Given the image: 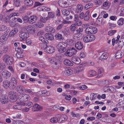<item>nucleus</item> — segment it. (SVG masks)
Wrapping results in <instances>:
<instances>
[{
    "label": "nucleus",
    "mask_w": 124,
    "mask_h": 124,
    "mask_svg": "<svg viewBox=\"0 0 124 124\" xmlns=\"http://www.w3.org/2000/svg\"><path fill=\"white\" fill-rule=\"evenodd\" d=\"M45 30L47 32L54 33L55 31V30L53 27L48 26L45 28Z\"/></svg>",
    "instance_id": "obj_23"
},
{
    "label": "nucleus",
    "mask_w": 124,
    "mask_h": 124,
    "mask_svg": "<svg viewBox=\"0 0 124 124\" xmlns=\"http://www.w3.org/2000/svg\"><path fill=\"white\" fill-rule=\"evenodd\" d=\"M0 73L5 79H7L11 76L10 73L7 70H2L0 72Z\"/></svg>",
    "instance_id": "obj_10"
},
{
    "label": "nucleus",
    "mask_w": 124,
    "mask_h": 124,
    "mask_svg": "<svg viewBox=\"0 0 124 124\" xmlns=\"http://www.w3.org/2000/svg\"><path fill=\"white\" fill-rule=\"evenodd\" d=\"M8 49V46H5L3 47L2 50L1 52H0V54H2L7 53Z\"/></svg>",
    "instance_id": "obj_34"
},
{
    "label": "nucleus",
    "mask_w": 124,
    "mask_h": 124,
    "mask_svg": "<svg viewBox=\"0 0 124 124\" xmlns=\"http://www.w3.org/2000/svg\"><path fill=\"white\" fill-rule=\"evenodd\" d=\"M2 59L3 61L8 65H11L13 63V58L8 54H6L4 55Z\"/></svg>",
    "instance_id": "obj_2"
},
{
    "label": "nucleus",
    "mask_w": 124,
    "mask_h": 124,
    "mask_svg": "<svg viewBox=\"0 0 124 124\" xmlns=\"http://www.w3.org/2000/svg\"><path fill=\"white\" fill-rule=\"evenodd\" d=\"M18 104H19L18 105L14 106L13 107V109H21L22 108V106H24L26 104L25 103L20 102H19Z\"/></svg>",
    "instance_id": "obj_15"
},
{
    "label": "nucleus",
    "mask_w": 124,
    "mask_h": 124,
    "mask_svg": "<svg viewBox=\"0 0 124 124\" xmlns=\"http://www.w3.org/2000/svg\"><path fill=\"white\" fill-rule=\"evenodd\" d=\"M72 71L71 69L63 71L62 72V74L65 76H69L72 74Z\"/></svg>",
    "instance_id": "obj_19"
},
{
    "label": "nucleus",
    "mask_w": 124,
    "mask_h": 124,
    "mask_svg": "<svg viewBox=\"0 0 124 124\" xmlns=\"http://www.w3.org/2000/svg\"><path fill=\"white\" fill-rule=\"evenodd\" d=\"M17 80L15 78H12L9 81L8 80H4L2 83V85L5 89H9L14 90L17 86Z\"/></svg>",
    "instance_id": "obj_1"
},
{
    "label": "nucleus",
    "mask_w": 124,
    "mask_h": 124,
    "mask_svg": "<svg viewBox=\"0 0 124 124\" xmlns=\"http://www.w3.org/2000/svg\"><path fill=\"white\" fill-rule=\"evenodd\" d=\"M120 15L122 16H124V8H121L120 11Z\"/></svg>",
    "instance_id": "obj_58"
},
{
    "label": "nucleus",
    "mask_w": 124,
    "mask_h": 124,
    "mask_svg": "<svg viewBox=\"0 0 124 124\" xmlns=\"http://www.w3.org/2000/svg\"><path fill=\"white\" fill-rule=\"evenodd\" d=\"M25 29L28 32L31 33H33L35 32V28L31 26H26Z\"/></svg>",
    "instance_id": "obj_17"
},
{
    "label": "nucleus",
    "mask_w": 124,
    "mask_h": 124,
    "mask_svg": "<svg viewBox=\"0 0 124 124\" xmlns=\"http://www.w3.org/2000/svg\"><path fill=\"white\" fill-rule=\"evenodd\" d=\"M87 88V86L85 85H82L79 87V88L80 89L83 90H85Z\"/></svg>",
    "instance_id": "obj_63"
},
{
    "label": "nucleus",
    "mask_w": 124,
    "mask_h": 124,
    "mask_svg": "<svg viewBox=\"0 0 124 124\" xmlns=\"http://www.w3.org/2000/svg\"><path fill=\"white\" fill-rule=\"evenodd\" d=\"M67 44L64 42L59 43L57 45L56 47L58 49V51L61 53H63L66 50V47Z\"/></svg>",
    "instance_id": "obj_4"
},
{
    "label": "nucleus",
    "mask_w": 124,
    "mask_h": 124,
    "mask_svg": "<svg viewBox=\"0 0 124 124\" xmlns=\"http://www.w3.org/2000/svg\"><path fill=\"white\" fill-rule=\"evenodd\" d=\"M54 37L56 39L59 40H61L63 39V38L62 35L58 33L55 34Z\"/></svg>",
    "instance_id": "obj_28"
},
{
    "label": "nucleus",
    "mask_w": 124,
    "mask_h": 124,
    "mask_svg": "<svg viewBox=\"0 0 124 124\" xmlns=\"http://www.w3.org/2000/svg\"><path fill=\"white\" fill-rule=\"evenodd\" d=\"M32 110L33 111H39L40 110L41 107L37 104H35L33 106Z\"/></svg>",
    "instance_id": "obj_24"
},
{
    "label": "nucleus",
    "mask_w": 124,
    "mask_h": 124,
    "mask_svg": "<svg viewBox=\"0 0 124 124\" xmlns=\"http://www.w3.org/2000/svg\"><path fill=\"white\" fill-rule=\"evenodd\" d=\"M101 83L104 85H107L109 83V81L108 80H105L104 81H100Z\"/></svg>",
    "instance_id": "obj_49"
},
{
    "label": "nucleus",
    "mask_w": 124,
    "mask_h": 124,
    "mask_svg": "<svg viewBox=\"0 0 124 124\" xmlns=\"http://www.w3.org/2000/svg\"><path fill=\"white\" fill-rule=\"evenodd\" d=\"M63 25V24L62 23L58 25L56 29L58 30L61 29Z\"/></svg>",
    "instance_id": "obj_64"
},
{
    "label": "nucleus",
    "mask_w": 124,
    "mask_h": 124,
    "mask_svg": "<svg viewBox=\"0 0 124 124\" xmlns=\"http://www.w3.org/2000/svg\"><path fill=\"white\" fill-rule=\"evenodd\" d=\"M30 99V96L28 94H23L22 96L20 99V102H24L29 100Z\"/></svg>",
    "instance_id": "obj_11"
},
{
    "label": "nucleus",
    "mask_w": 124,
    "mask_h": 124,
    "mask_svg": "<svg viewBox=\"0 0 124 124\" xmlns=\"http://www.w3.org/2000/svg\"><path fill=\"white\" fill-rule=\"evenodd\" d=\"M13 124H24V123L21 120L14 121L13 122Z\"/></svg>",
    "instance_id": "obj_50"
},
{
    "label": "nucleus",
    "mask_w": 124,
    "mask_h": 124,
    "mask_svg": "<svg viewBox=\"0 0 124 124\" xmlns=\"http://www.w3.org/2000/svg\"><path fill=\"white\" fill-rule=\"evenodd\" d=\"M83 69V67L80 65L77 67L76 70L78 72H80Z\"/></svg>",
    "instance_id": "obj_54"
},
{
    "label": "nucleus",
    "mask_w": 124,
    "mask_h": 124,
    "mask_svg": "<svg viewBox=\"0 0 124 124\" xmlns=\"http://www.w3.org/2000/svg\"><path fill=\"white\" fill-rule=\"evenodd\" d=\"M103 71V70L102 69L100 68L98 69V74L99 76H101L102 75Z\"/></svg>",
    "instance_id": "obj_55"
},
{
    "label": "nucleus",
    "mask_w": 124,
    "mask_h": 124,
    "mask_svg": "<svg viewBox=\"0 0 124 124\" xmlns=\"http://www.w3.org/2000/svg\"><path fill=\"white\" fill-rule=\"evenodd\" d=\"M35 25L38 28H40L42 27L43 26V24L40 22H39L36 23Z\"/></svg>",
    "instance_id": "obj_52"
},
{
    "label": "nucleus",
    "mask_w": 124,
    "mask_h": 124,
    "mask_svg": "<svg viewBox=\"0 0 124 124\" xmlns=\"http://www.w3.org/2000/svg\"><path fill=\"white\" fill-rule=\"evenodd\" d=\"M86 33L88 34H95L97 31V28L94 27L90 26L87 27L85 30Z\"/></svg>",
    "instance_id": "obj_5"
},
{
    "label": "nucleus",
    "mask_w": 124,
    "mask_h": 124,
    "mask_svg": "<svg viewBox=\"0 0 124 124\" xmlns=\"http://www.w3.org/2000/svg\"><path fill=\"white\" fill-rule=\"evenodd\" d=\"M39 39L40 40H41L43 43L47 44L48 42V41L47 40L45 39L43 37H40L39 38Z\"/></svg>",
    "instance_id": "obj_47"
},
{
    "label": "nucleus",
    "mask_w": 124,
    "mask_h": 124,
    "mask_svg": "<svg viewBox=\"0 0 124 124\" xmlns=\"http://www.w3.org/2000/svg\"><path fill=\"white\" fill-rule=\"evenodd\" d=\"M62 32L64 35L66 36L69 35L70 34V31L68 29H65Z\"/></svg>",
    "instance_id": "obj_39"
},
{
    "label": "nucleus",
    "mask_w": 124,
    "mask_h": 124,
    "mask_svg": "<svg viewBox=\"0 0 124 124\" xmlns=\"http://www.w3.org/2000/svg\"><path fill=\"white\" fill-rule=\"evenodd\" d=\"M69 0H59L58 4L62 7H66L68 6Z\"/></svg>",
    "instance_id": "obj_9"
},
{
    "label": "nucleus",
    "mask_w": 124,
    "mask_h": 124,
    "mask_svg": "<svg viewBox=\"0 0 124 124\" xmlns=\"http://www.w3.org/2000/svg\"><path fill=\"white\" fill-rule=\"evenodd\" d=\"M77 50L74 47L70 48L67 49L64 54L67 56L70 57L75 55L77 53Z\"/></svg>",
    "instance_id": "obj_3"
},
{
    "label": "nucleus",
    "mask_w": 124,
    "mask_h": 124,
    "mask_svg": "<svg viewBox=\"0 0 124 124\" xmlns=\"http://www.w3.org/2000/svg\"><path fill=\"white\" fill-rule=\"evenodd\" d=\"M89 39L90 40V42L94 40L95 39V36L93 35H89Z\"/></svg>",
    "instance_id": "obj_56"
},
{
    "label": "nucleus",
    "mask_w": 124,
    "mask_h": 124,
    "mask_svg": "<svg viewBox=\"0 0 124 124\" xmlns=\"http://www.w3.org/2000/svg\"><path fill=\"white\" fill-rule=\"evenodd\" d=\"M48 16L47 17H48L49 19L51 18H53L54 16V13L53 12H49L48 13Z\"/></svg>",
    "instance_id": "obj_48"
},
{
    "label": "nucleus",
    "mask_w": 124,
    "mask_h": 124,
    "mask_svg": "<svg viewBox=\"0 0 124 124\" xmlns=\"http://www.w3.org/2000/svg\"><path fill=\"white\" fill-rule=\"evenodd\" d=\"M63 63L64 65L69 66H71L73 65V63L68 59H65L63 61Z\"/></svg>",
    "instance_id": "obj_25"
},
{
    "label": "nucleus",
    "mask_w": 124,
    "mask_h": 124,
    "mask_svg": "<svg viewBox=\"0 0 124 124\" xmlns=\"http://www.w3.org/2000/svg\"><path fill=\"white\" fill-rule=\"evenodd\" d=\"M118 25L120 26L122 25L124 23V19L123 18H120L118 21L117 22Z\"/></svg>",
    "instance_id": "obj_38"
},
{
    "label": "nucleus",
    "mask_w": 124,
    "mask_h": 124,
    "mask_svg": "<svg viewBox=\"0 0 124 124\" xmlns=\"http://www.w3.org/2000/svg\"><path fill=\"white\" fill-rule=\"evenodd\" d=\"M93 3H89L85 5V8L86 9H87L90 8L92 7L93 6Z\"/></svg>",
    "instance_id": "obj_44"
},
{
    "label": "nucleus",
    "mask_w": 124,
    "mask_h": 124,
    "mask_svg": "<svg viewBox=\"0 0 124 124\" xmlns=\"http://www.w3.org/2000/svg\"><path fill=\"white\" fill-rule=\"evenodd\" d=\"M67 117L66 115H62L61 117L62 121H63L67 120Z\"/></svg>",
    "instance_id": "obj_61"
},
{
    "label": "nucleus",
    "mask_w": 124,
    "mask_h": 124,
    "mask_svg": "<svg viewBox=\"0 0 124 124\" xmlns=\"http://www.w3.org/2000/svg\"><path fill=\"white\" fill-rule=\"evenodd\" d=\"M14 5L17 7H19L20 4V1L19 0H14Z\"/></svg>",
    "instance_id": "obj_45"
},
{
    "label": "nucleus",
    "mask_w": 124,
    "mask_h": 124,
    "mask_svg": "<svg viewBox=\"0 0 124 124\" xmlns=\"http://www.w3.org/2000/svg\"><path fill=\"white\" fill-rule=\"evenodd\" d=\"M19 37L21 41L25 40L28 37V33L25 32H22L19 34Z\"/></svg>",
    "instance_id": "obj_12"
},
{
    "label": "nucleus",
    "mask_w": 124,
    "mask_h": 124,
    "mask_svg": "<svg viewBox=\"0 0 124 124\" xmlns=\"http://www.w3.org/2000/svg\"><path fill=\"white\" fill-rule=\"evenodd\" d=\"M16 51H17V53L16 54L17 58H22L24 57V55L23 53V50L21 48L18 47L16 49Z\"/></svg>",
    "instance_id": "obj_8"
},
{
    "label": "nucleus",
    "mask_w": 124,
    "mask_h": 124,
    "mask_svg": "<svg viewBox=\"0 0 124 124\" xmlns=\"http://www.w3.org/2000/svg\"><path fill=\"white\" fill-rule=\"evenodd\" d=\"M24 3L25 5L29 7L31 6L33 3L32 0H24Z\"/></svg>",
    "instance_id": "obj_21"
},
{
    "label": "nucleus",
    "mask_w": 124,
    "mask_h": 124,
    "mask_svg": "<svg viewBox=\"0 0 124 124\" xmlns=\"http://www.w3.org/2000/svg\"><path fill=\"white\" fill-rule=\"evenodd\" d=\"M75 47L78 49L80 50L82 49L83 47V45L82 42L80 41H76L75 43Z\"/></svg>",
    "instance_id": "obj_14"
},
{
    "label": "nucleus",
    "mask_w": 124,
    "mask_h": 124,
    "mask_svg": "<svg viewBox=\"0 0 124 124\" xmlns=\"http://www.w3.org/2000/svg\"><path fill=\"white\" fill-rule=\"evenodd\" d=\"M1 102L3 104H6L8 102V99L6 96L2 98L0 100Z\"/></svg>",
    "instance_id": "obj_31"
},
{
    "label": "nucleus",
    "mask_w": 124,
    "mask_h": 124,
    "mask_svg": "<svg viewBox=\"0 0 124 124\" xmlns=\"http://www.w3.org/2000/svg\"><path fill=\"white\" fill-rule=\"evenodd\" d=\"M113 88L112 86H110L108 87H105L104 88L103 90L105 92H107L108 91H110L111 89H112Z\"/></svg>",
    "instance_id": "obj_41"
},
{
    "label": "nucleus",
    "mask_w": 124,
    "mask_h": 124,
    "mask_svg": "<svg viewBox=\"0 0 124 124\" xmlns=\"http://www.w3.org/2000/svg\"><path fill=\"white\" fill-rule=\"evenodd\" d=\"M49 18L47 17H43V16H41L40 18V21L43 23H45L47 20L49 19Z\"/></svg>",
    "instance_id": "obj_43"
},
{
    "label": "nucleus",
    "mask_w": 124,
    "mask_h": 124,
    "mask_svg": "<svg viewBox=\"0 0 124 124\" xmlns=\"http://www.w3.org/2000/svg\"><path fill=\"white\" fill-rule=\"evenodd\" d=\"M37 18V17L35 16H31L29 18V22L30 23L33 24L36 22Z\"/></svg>",
    "instance_id": "obj_20"
},
{
    "label": "nucleus",
    "mask_w": 124,
    "mask_h": 124,
    "mask_svg": "<svg viewBox=\"0 0 124 124\" xmlns=\"http://www.w3.org/2000/svg\"><path fill=\"white\" fill-rule=\"evenodd\" d=\"M45 37L46 39L49 40H52L54 39V36L51 33H46L45 34Z\"/></svg>",
    "instance_id": "obj_27"
},
{
    "label": "nucleus",
    "mask_w": 124,
    "mask_h": 124,
    "mask_svg": "<svg viewBox=\"0 0 124 124\" xmlns=\"http://www.w3.org/2000/svg\"><path fill=\"white\" fill-rule=\"evenodd\" d=\"M62 13L63 15L67 16L69 14L70 12L69 10L67 9H64L62 10Z\"/></svg>",
    "instance_id": "obj_37"
},
{
    "label": "nucleus",
    "mask_w": 124,
    "mask_h": 124,
    "mask_svg": "<svg viewBox=\"0 0 124 124\" xmlns=\"http://www.w3.org/2000/svg\"><path fill=\"white\" fill-rule=\"evenodd\" d=\"M8 37V34L7 33H5L0 37V41L2 42L6 40Z\"/></svg>",
    "instance_id": "obj_22"
},
{
    "label": "nucleus",
    "mask_w": 124,
    "mask_h": 124,
    "mask_svg": "<svg viewBox=\"0 0 124 124\" xmlns=\"http://www.w3.org/2000/svg\"><path fill=\"white\" fill-rule=\"evenodd\" d=\"M19 15V13H13L10 14V15L9 16L10 17H12L15 16H18Z\"/></svg>",
    "instance_id": "obj_59"
},
{
    "label": "nucleus",
    "mask_w": 124,
    "mask_h": 124,
    "mask_svg": "<svg viewBox=\"0 0 124 124\" xmlns=\"http://www.w3.org/2000/svg\"><path fill=\"white\" fill-rule=\"evenodd\" d=\"M7 28V27L5 25H1L0 26V31H4Z\"/></svg>",
    "instance_id": "obj_46"
},
{
    "label": "nucleus",
    "mask_w": 124,
    "mask_h": 124,
    "mask_svg": "<svg viewBox=\"0 0 124 124\" xmlns=\"http://www.w3.org/2000/svg\"><path fill=\"white\" fill-rule=\"evenodd\" d=\"M76 41L74 40L69 39L66 40L67 44L69 45L72 46L75 43Z\"/></svg>",
    "instance_id": "obj_30"
},
{
    "label": "nucleus",
    "mask_w": 124,
    "mask_h": 124,
    "mask_svg": "<svg viewBox=\"0 0 124 124\" xmlns=\"http://www.w3.org/2000/svg\"><path fill=\"white\" fill-rule=\"evenodd\" d=\"M18 31L17 29H14L12 30L10 32L9 36L13 37L18 32Z\"/></svg>",
    "instance_id": "obj_32"
},
{
    "label": "nucleus",
    "mask_w": 124,
    "mask_h": 124,
    "mask_svg": "<svg viewBox=\"0 0 124 124\" xmlns=\"http://www.w3.org/2000/svg\"><path fill=\"white\" fill-rule=\"evenodd\" d=\"M8 95L11 102H14L16 101L17 96V93L13 91H11L8 93Z\"/></svg>",
    "instance_id": "obj_6"
},
{
    "label": "nucleus",
    "mask_w": 124,
    "mask_h": 124,
    "mask_svg": "<svg viewBox=\"0 0 124 124\" xmlns=\"http://www.w3.org/2000/svg\"><path fill=\"white\" fill-rule=\"evenodd\" d=\"M71 61L73 63L77 64H79L81 62L80 59L77 56L72 57L71 58Z\"/></svg>",
    "instance_id": "obj_18"
},
{
    "label": "nucleus",
    "mask_w": 124,
    "mask_h": 124,
    "mask_svg": "<svg viewBox=\"0 0 124 124\" xmlns=\"http://www.w3.org/2000/svg\"><path fill=\"white\" fill-rule=\"evenodd\" d=\"M42 8H43V9L46 11H49L51 10V9L47 7L42 6Z\"/></svg>",
    "instance_id": "obj_62"
},
{
    "label": "nucleus",
    "mask_w": 124,
    "mask_h": 124,
    "mask_svg": "<svg viewBox=\"0 0 124 124\" xmlns=\"http://www.w3.org/2000/svg\"><path fill=\"white\" fill-rule=\"evenodd\" d=\"M116 31V30H112L108 31V35L112 36L114 34Z\"/></svg>",
    "instance_id": "obj_53"
},
{
    "label": "nucleus",
    "mask_w": 124,
    "mask_h": 124,
    "mask_svg": "<svg viewBox=\"0 0 124 124\" xmlns=\"http://www.w3.org/2000/svg\"><path fill=\"white\" fill-rule=\"evenodd\" d=\"M77 8L75 10L76 13L80 12L83 9V6L81 4H78L77 5Z\"/></svg>",
    "instance_id": "obj_26"
},
{
    "label": "nucleus",
    "mask_w": 124,
    "mask_h": 124,
    "mask_svg": "<svg viewBox=\"0 0 124 124\" xmlns=\"http://www.w3.org/2000/svg\"><path fill=\"white\" fill-rule=\"evenodd\" d=\"M89 74L91 77L95 76L97 74L96 71L94 70L90 71L89 72Z\"/></svg>",
    "instance_id": "obj_40"
},
{
    "label": "nucleus",
    "mask_w": 124,
    "mask_h": 124,
    "mask_svg": "<svg viewBox=\"0 0 124 124\" xmlns=\"http://www.w3.org/2000/svg\"><path fill=\"white\" fill-rule=\"evenodd\" d=\"M43 46H45L43 49H45V52L47 53L51 54L53 53L55 51V49L53 46H49L46 47L47 45L45 44H44Z\"/></svg>",
    "instance_id": "obj_7"
},
{
    "label": "nucleus",
    "mask_w": 124,
    "mask_h": 124,
    "mask_svg": "<svg viewBox=\"0 0 124 124\" xmlns=\"http://www.w3.org/2000/svg\"><path fill=\"white\" fill-rule=\"evenodd\" d=\"M83 35L81 33H77L74 34L73 36L74 40H79L82 39Z\"/></svg>",
    "instance_id": "obj_13"
},
{
    "label": "nucleus",
    "mask_w": 124,
    "mask_h": 124,
    "mask_svg": "<svg viewBox=\"0 0 124 124\" xmlns=\"http://www.w3.org/2000/svg\"><path fill=\"white\" fill-rule=\"evenodd\" d=\"M29 18L27 16H25L23 17V19L25 22H29Z\"/></svg>",
    "instance_id": "obj_60"
},
{
    "label": "nucleus",
    "mask_w": 124,
    "mask_h": 124,
    "mask_svg": "<svg viewBox=\"0 0 124 124\" xmlns=\"http://www.w3.org/2000/svg\"><path fill=\"white\" fill-rule=\"evenodd\" d=\"M75 22V23L74 24H76V25H77L78 26H80L82 24V22L79 20H78Z\"/></svg>",
    "instance_id": "obj_57"
},
{
    "label": "nucleus",
    "mask_w": 124,
    "mask_h": 124,
    "mask_svg": "<svg viewBox=\"0 0 124 124\" xmlns=\"http://www.w3.org/2000/svg\"><path fill=\"white\" fill-rule=\"evenodd\" d=\"M70 29L71 31L74 32L77 30V28L76 24H72L70 27Z\"/></svg>",
    "instance_id": "obj_35"
},
{
    "label": "nucleus",
    "mask_w": 124,
    "mask_h": 124,
    "mask_svg": "<svg viewBox=\"0 0 124 124\" xmlns=\"http://www.w3.org/2000/svg\"><path fill=\"white\" fill-rule=\"evenodd\" d=\"M58 121V119L56 117H53L51 118L50 120V121L52 123H56Z\"/></svg>",
    "instance_id": "obj_51"
},
{
    "label": "nucleus",
    "mask_w": 124,
    "mask_h": 124,
    "mask_svg": "<svg viewBox=\"0 0 124 124\" xmlns=\"http://www.w3.org/2000/svg\"><path fill=\"white\" fill-rule=\"evenodd\" d=\"M90 11L88 10L85 13L84 17V19L85 21L89 20L90 19L89 13Z\"/></svg>",
    "instance_id": "obj_36"
},
{
    "label": "nucleus",
    "mask_w": 124,
    "mask_h": 124,
    "mask_svg": "<svg viewBox=\"0 0 124 124\" xmlns=\"http://www.w3.org/2000/svg\"><path fill=\"white\" fill-rule=\"evenodd\" d=\"M122 53L120 50L117 51L115 54V57L116 59H119L121 58L122 56Z\"/></svg>",
    "instance_id": "obj_33"
},
{
    "label": "nucleus",
    "mask_w": 124,
    "mask_h": 124,
    "mask_svg": "<svg viewBox=\"0 0 124 124\" xmlns=\"http://www.w3.org/2000/svg\"><path fill=\"white\" fill-rule=\"evenodd\" d=\"M108 53H104L101 55L99 59L101 60L106 59L108 58Z\"/></svg>",
    "instance_id": "obj_29"
},
{
    "label": "nucleus",
    "mask_w": 124,
    "mask_h": 124,
    "mask_svg": "<svg viewBox=\"0 0 124 124\" xmlns=\"http://www.w3.org/2000/svg\"><path fill=\"white\" fill-rule=\"evenodd\" d=\"M90 38L89 37V35H87L86 36H85L83 39V41L85 43H88L90 42V40H89Z\"/></svg>",
    "instance_id": "obj_42"
},
{
    "label": "nucleus",
    "mask_w": 124,
    "mask_h": 124,
    "mask_svg": "<svg viewBox=\"0 0 124 124\" xmlns=\"http://www.w3.org/2000/svg\"><path fill=\"white\" fill-rule=\"evenodd\" d=\"M16 90L18 92L20 93H22L24 91L25 88L21 85H17L16 87Z\"/></svg>",
    "instance_id": "obj_16"
}]
</instances>
